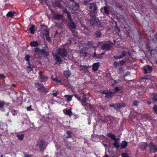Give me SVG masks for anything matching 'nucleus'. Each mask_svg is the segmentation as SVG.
Returning a JSON list of instances; mask_svg holds the SVG:
<instances>
[{
  "label": "nucleus",
  "mask_w": 157,
  "mask_h": 157,
  "mask_svg": "<svg viewBox=\"0 0 157 157\" xmlns=\"http://www.w3.org/2000/svg\"><path fill=\"white\" fill-rule=\"evenodd\" d=\"M75 96L78 100L81 101L82 99L80 97L77 95H75Z\"/></svg>",
  "instance_id": "680f3d73"
},
{
  "label": "nucleus",
  "mask_w": 157,
  "mask_h": 157,
  "mask_svg": "<svg viewBox=\"0 0 157 157\" xmlns=\"http://www.w3.org/2000/svg\"><path fill=\"white\" fill-rule=\"evenodd\" d=\"M6 78V76L3 74H0V78L1 79H5Z\"/></svg>",
  "instance_id": "13d9d810"
},
{
  "label": "nucleus",
  "mask_w": 157,
  "mask_h": 157,
  "mask_svg": "<svg viewBox=\"0 0 157 157\" xmlns=\"http://www.w3.org/2000/svg\"><path fill=\"white\" fill-rule=\"evenodd\" d=\"M72 113V112L71 111V109L66 110V112L65 113V114L68 116H71Z\"/></svg>",
  "instance_id": "2f4dec72"
},
{
  "label": "nucleus",
  "mask_w": 157,
  "mask_h": 157,
  "mask_svg": "<svg viewBox=\"0 0 157 157\" xmlns=\"http://www.w3.org/2000/svg\"><path fill=\"white\" fill-rule=\"evenodd\" d=\"M90 24L92 26H96L98 27H101V25L100 21L97 17L92 18L89 19Z\"/></svg>",
  "instance_id": "f03ea898"
},
{
  "label": "nucleus",
  "mask_w": 157,
  "mask_h": 157,
  "mask_svg": "<svg viewBox=\"0 0 157 157\" xmlns=\"http://www.w3.org/2000/svg\"><path fill=\"white\" fill-rule=\"evenodd\" d=\"M43 72L40 71L38 73L39 75V77L41 80V82H47L48 79V78L47 76H46L43 74Z\"/></svg>",
  "instance_id": "1a4fd4ad"
},
{
  "label": "nucleus",
  "mask_w": 157,
  "mask_h": 157,
  "mask_svg": "<svg viewBox=\"0 0 157 157\" xmlns=\"http://www.w3.org/2000/svg\"><path fill=\"white\" fill-rule=\"evenodd\" d=\"M17 137L20 140H22L23 139V137L24 136V135L23 134H21V135H17Z\"/></svg>",
  "instance_id": "4c0bfd02"
},
{
  "label": "nucleus",
  "mask_w": 157,
  "mask_h": 157,
  "mask_svg": "<svg viewBox=\"0 0 157 157\" xmlns=\"http://www.w3.org/2000/svg\"><path fill=\"white\" fill-rule=\"evenodd\" d=\"M65 97H67V101H70L72 100V96L70 95H65Z\"/></svg>",
  "instance_id": "72a5a7b5"
},
{
  "label": "nucleus",
  "mask_w": 157,
  "mask_h": 157,
  "mask_svg": "<svg viewBox=\"0 0 157 157\" xmlns=\"http://www.w3.org/2000/svg\"><path fill=\"white\" fill-rule=\"evenodd\" d=\"M147 146H148V144L147 142H144L139 145V148L142 151H144Z\"/></svg>",
  "instance_id": "a211bd4d"
},
{
  "label": "nucleus",
  "mask_w": 157,
  "mask_h": 157,
  "mask_svg": "<svg viewBox=\"0 0 157 157\" xmlns=\"http://www.w3.org/2000/svg\"><path fill=\"white\" fill-rule=\"evenodd\" d=\"M126 105V104L123 102H122L121 103H116L115 107L114 108V109L116 110L120 111V109L121 108L125 107Z\"/></svg>",
  "instance_id": "9d476101"
},
{
  "label": "nucleus",
  "mask_w": 157,
  "mask_h": 157,
  "mask_svg": "<svg viewBox=\"0 0 157 157\" xmlns=\"http://www.w3.org/2000/svg\"><path fill=\"white\" fill-rule=\"evenodd\" d=\"M115 90L116 92H118L121 90V89H120L119 87L117 86L115 87Z\"/></svg>",
  "instance_id": "052dcab7"
},
{
  "label": "nucleus",
  "mask_w": 157,
  "mask_h": 157,
  "mask_svg": "<svg viewBox=\"0 0 157 157\" xmlns=\"http://www.w3.org/2000/svg\"><path fill=\"white\" fill-rule=\"evenodd\" d=\"M108 91L105 90H102L100 91V93H101L103 94H106L107 93Z\"/></svg>",
  "instance_id": "bf43d9fd"
},
{
  "label": "nucleus",
  "mask_w": 157,
  "mask_h": 157,
  "mask_svg": "<svg viewBox=\"0 0 157 157\" xmlns=\"http://www.w3.org/2000/svg\"><path fill=\"white\" fill-rule=\"evenodd\" d=\"M107 136L112 140H114L115 142L113 144V145L114 147L117 149H118L120 147L119 141V139L117 138L115 135L113 133H109L107 134Z\"/></svg>",
  "instance_id": "f257e3e1"
},
{
  "label": "nucleus",
  "mask_w": 157,
  "mask_h": 157,
  "mask_svg": "<svg viewBox=\"0 0 157 157\" xmlns=\"http://www.w3.org/2000/svg\"><path fill=\"white\" fill-rule=\"evenodd\" d=\"M100 64L99 62L94 63L92 66L93 70L94 71H96L98 70V67H99Z\"/></svg>",
  "instance_id": "412c9836"
},
{
  "label": "nucleus",
  "mask_w": 157,
  "mask_h": 157,
  "mask_svg": "<svg viewBox=\"0 0 157 157\" xmlns=\"http://www.w3.org/2000/svg\"><path fill=\"white\" fill-rule=\"evenodd\" d=\"M149 151L151 153H154L157 151V145L155 144L153 142H151L148 145Z\"/></svg>",
  "instance_id": "39448f33"
},
{
  "label": "nucleus",
  "mask_w": 157,
  "mask_h": 157,
  "mask_svg": "<svg viewBox=\"0 0 157 157\" xmlns=\"http://www.w3.org/2000/svg\"><path fill=\"white\" fill-rule=\"evenodd\" d=\"M40 90L41 91L42 93H45L46 94L48 91V89L47 88H44V86H43V87H42V88L40 89Z\"/></svg>",
  "instance_id": "c756f323"
},
{
  "label": "nucleus",
  "mask_w": 157,
  "mask_h": 157,
  "mask_svg": "<svg viewBox=\"0 0 157 157\" xmlns=\"http://www.w3.org/2000/svg\"><path fill=\"white\" fill-rule=\"evenodd\" d=\"M151 101H152L154 103L157 102V93H153L151 94Z\"/></svg>",
  "instance_id": "f3484780"
},
{
  "label": "nucleus",
  "mask_w": 157,
  "mask_h": 157,
  "mask_svg": "<svg viewBox=\"0 0 157 157\" xmlns=\"http://www.w3.org/2000/svg\"><path fill=\"white\" fill-rule=\"evenodd\" d=\"M67 134V136H66V138L67 139H68L71 137V135L72 134V132L70 131H67L66 132Z\"/></svg>",
  "instance_id": "c9c22d12"
},
{
  "label": "nucleus",
  "mask_w": 157,
  "mask_h": 157,
  "mask_svg": "<svg viewBox=\"0 0 157 157\" xmlns=\"http://www.w3.org/2000/svg\"><path fill=\"white\" fill-rule=\"evenodd\" d=\"M146 47L147 49L149 51L150 48V46L149 45V44H147Z\"/></svg>",
  "instance_id": "774afa93"
},
{
  "label": "nucleus",
  "mask_w": 157,
  "mask_h": 157,
  "mask_svg": "<svg viewBox=\"0 0 157 157\" xmlns=\"http://www.w3.org/2000/svg\"><path fill=\"white\" fill-rule=\"evenodd\" d=\"M102 36V33L100 30H98L96 31L94 33V37L95 38L99 39Z\"/></svg>",
  "instance_id": "aec40b11"
},
{
  "label": "nucleus",
  "mask_w": 157,
  "mask_h": 157,
  "mask_svg": "<svg viewBox=\"0 0 157 157\" xmlns=\"http://www.w3.org/2000/svg\"><path fill=\"white\" fill-rule=\"evenodd\" d=\"M67 18H68V20H69V21H71V20H72V18L71 16V14L70 13V12H68V13L67 14Z\"/></svg>",
  "instance_id": "a18cd8bd"
},
{
  "label": "nucleus",
  "mask_w": 157,
  "mask_h": 157,
  "mask_svg": "<svg viewBox=\"0 0 157 157\" xmlns=\"http://www.w3.org/2000/svg\"><path fill=\"white\" fill-rule=\"evenodd\" d=\"M16 14L15 11H9L6 14V16L8 17H11L13 18L15 14Z\"/></svg>",
  "instance_id": "5701e85b"
},
{
  "label": "nucleus",
  "mask_w": 157,
  "mask_h": 157,
  "mask_svg": "<svg viewBox=\"0 0 157 157\" xmlns=\"http://www.w3.org/2000/svg\"><path fill=\"white\" fill-rule=\"evenodd\" d=\"M30 45L32 47H37L39 46V44L36 41H33L30 42Z\"/></svg>",
  "instance_id": "393cba45"
},
{
  "label": "nucleus",
  "mask_w": 157,
  "mask_h": 157,
  "mask_svg": "<svg viewBox=\"0 0 157 157\" xmlns=\"http://www.w3.org/2000/svg\"><path fill=\"white\" fill-rule=\"evenodd\" d=\"M52 92V94L55 97H56L59 94V92L57 91H55L54 90H53Z\"/></svg>",
  "instance_id": "8fccbe9b"
},
{
  "label": "nucleus",
  "mask_w": 157,
  "mask_h": 157,
  "mask_svg": "<svg viewBox=\"0 0 157 157\" xmlns=\"http://www.w3.org/2000/svg\"><path fill=\"white\" fill-rule=\"evenodd\" d=\"M120 56H114V58L115 59H119L121 58L120 57Z\"/></svg>",
  "instance_id": "0e129e2a"
},
{
  "label": "nucleus",
  "mask_w": 157,
  "mask_h": 157,
  "mask_svg": "<svg viewBox=\"0 0 157 157\" xmlns=\"http://www.w3.org/2000/svg\"><path fill=\"white\" fill-rule=\"evenodd\" d=\"M67 25L69 27L70 30L75 29L76 27V25L75 23L73 20L69 21Z\"/></svg>",
  "instance_id": "9b49d317"
},
{
  "label": "nucleus",
  "mask_w": 157,
  "mask_h": 157,
  "mask_svg": "<svg viewBox=\"0 0 157 157\" xmlns=\"http://www.w3.org/2000/svg\"><path fill=\"white\" fill-rule=\"evenodd\" d=\"M110 117L109 116H107L105 117L104 120L103 121H104L105 123H106L107 122L110 121Z\"/></svg>",
  "instance_id": "f704fd0d"
},
{
  "label": "nucleus",
  "mask_w": 157,
  "mask_h": 157,
  "mask_svg": "<svg viewBox=\"0 0 157 157\" xmlns=\"http://www.w3.org/2000/svg\"><path fill=\"white\" fill-rule=\"evenodd\" d=\"M62 0H56L53 3V5L54 7H58L60 9L63 8L61 3L63 2Z\"/></svg>",
  "instance_id": "6e6552de"
},
{
  "label": "nucleus",
  "mask_w": 157,
  "mask_h": 157,
  "mask_svg": "<svg viewBox=\"0 0 157 157\" xmlns=\"http://www.w3.org/2000/svg\"><path fill=\"white\" fill-rule=\"evenodd\" d=\"M43 84L37 82L35 83V87L39 90L40 89L42 88V87H43Z\"/></svg>",
  "instance_id": "cd10ccee"
},
{
  "label": "nucleus",
  "mask_w": 157,
  "mask_h": 157,
  "mask_svg": "<svg viewBox=\"0 0 157 157\" xmlns=\"http://www.w3.org/2000/svg\"><path fill=\"white\" fill-rule=\"evenodd\" d=\"M80 54L81 56L86 57L87 56V52L85 51L81 52Z\"/></svg>",
  "instance_id": "58836bf2"
},
{
  "label": "nucleus",
  "mask_w": 157,
  "mask_h": 157,
  "mask_svg": "<svg viewBox=\"0 0 157 157\" xmlns=\"http://www.w3.org/2000/svg\"><path fill=\"white\" fill-rule=\"evenodd\" d=\"M29 66L28 67V68L29 69V71L31 72V71H33V68L32 67H31L30 64H29Z\"/></svg>",
  "instance_id": "e2e57ef3"
},
{
  "label": "nucleus",
  "mask_w": 157,
  "mask_h": 157,
  "mask_svg": "<svg viewBox=\"0 0 157 157\" xmlns=\"http://www.w3.org/2000/svg\"><path fill=\"white\" fill-rule=\"evenodd\" d=\"M53 57L54 59L55 60L56 63L58 62V63L60 64L62 63V60L60 57L58 56L56 53L54 54L53 53Z\"/></svg>",
  "instance_id": "4468645a"
},
{
  "label": "nucleus",
  "mask_w": 157,
  "mask_h": 157,
  "mask_svg": "<svg viewBox=\"0 0 157 157\" xmlns=\"http://www.w3.org/2000/svg\"><path fill=\"white\" fill-rule=\"evenodd\" d=\"M115 6L116 7L119 9H121L123 7V6L122 5H121L120 3H115Z\"/></svg>",
  "instance_id": "09e8293b"
},
{
  "label": "nucleus",
  "mask_w": 157,
  "mask_h": 157,
  "mask_svg": "<svg viewBox=\"0 0 157 157\" xmlns=\"http://www.w3.org/2000/svg\"><path fill=\"white\" fill-rule=\"evenodd\" d=\"M63 17V15L59 13L55 14L53 15V18L57 21H59Z\"/></svg>",
  "instance_id": "2eb2a0df"
},
{
  "label": "nucleus",
  "mask_w": 157,
  "mask_h": 157,
  "mask_svg": "<svg viewBox=\"0 0 157 157\" xmlns=\"http://www.w3.org/2000/svg\"><path fill=\"white\" fill-rule=\"evenodd\" d=\"M35 26L34 25H32L29 28V30L31 34H33L35 30L34 29Z\"/></svg>",
  "instance_id": "c85d7f7f"
},
{
  "label": "nucleus",
  "mask_w": 157,
  "mask_h": 157,
  "mask_svg": "<svg viewBox=\"0 0 157 157\" xmlns=\"http://www.w3.org/2000/svg\"><path fill=\"white\" fill-rule=\"evenodd\" d=\"M119 64V63L117 61H115L113 63V65L115 67H118Z\"/></svg>",
  "instance_id": "864d4df0"
},
{
  "label": "nucleus",
  "mask_w": 157,
  "mask_h": 157,
  "mask_svg": "<svg viewBox=\"0 0 157 157\" xmlns=\"http://www.w3.org/2000/svg\"><path fill=\"white\" fill-rule=\"evenodd\" d=\"M40 48H35L33 50V51L36 52H40Z\"/></svg>",
  "instance_id": "4d7b16f0"
},
{
  "label": "nucleus",
  "mask_w": 157,
  "mask_h": 157,
  "mask_svg": "<svg viewBox=\"0 0 157 157\" xmlns=\"http://www.w3.org/2000/svg\"><path fill=\"white\" fill-rule=\"evenodd\" d=\"M114 94V93L112 91L109 92H107L106 94L105 97L107 98H110L113 97V94Z\"/></svg>",
  "instance_id": "b1692460"
},
{
  "label": "nucleus",
  "mask_w": 157,
  "mask_h": 157,
  "mask_svg": "<svg viewBox=\"0 0 157 157\" xmlns=\"http://www.w3.org/2000/svg\"><path fill=\"white\" fill-rule=\"evenodd\" d=\"M104 10L103 14H106V15H109V10H108V8L107 6H105L103 8H101L100 9V11L101 12H102V10Z\"/></svg>",
  "instance_id": "dca6fc26"
},
{
  "label": "nucleus",
  "mask_w": 157,
  "mask_h": 157,
  "mask_svg": "<svg viewBox=\"0 0 157 157\" xmlns=\"http://www.w3.org/2000/svg\"><path fill=\"white\" fill-rule=\"evenodd\" d=\"M125 63V60L124 59H122L120 61L119 63L121 66H122L124 65Z\"/></svg>",
  "instance_id": "603ef678"
},
{
  "label": "nucleus",
  "mask_w": 157,
  "mask_h": 157,
  "mask_svg": "<svg viewBox=\"0 0 157 157\" xmlns=\"http://www.w3.org/2000/svg\"><path fill=\"white\" fill-rule=\"evenodd\" d=\"M55 26L58 29H60L61 27V23H58L57 22H55Z\"/></svg>",
  "instance_id": "ea45409f"
},
{
  "label": "nucleus",
  "mask_w": 157,
  "mask_h": 157,
  "mask_svg": "<svg viewBox=\"0 0 157 157\" xmlns=\"http://www.w3.org/2000/svg\"><path fill=\"white\" fill-rule=\"evenodd\" d=\"M90 67L89 66L80 65V70L84 71V73L86 74L89 72L88 69Z\"/></svg>",
  "instance_id": "ddd939ff"
},
{
  "label": "nucleus",
  "mask_w": 157,
  "mask_h": 157,
  "mask_svg": "<svg viewBox=\"0 0 157 157\" xmlns=\"http://www.w3.org/2000/svg\"><path fill=\"white\" fill-rule=\"evenodd\" d=\"M25 60L28 62V63L29 64V58H30V56L29 55H26L25 57Z\"/></svg>",
  "instance_id": "a19ab883"
},
{
  "label": "nucleus",
  "mask_w": 157,
  "mask_h": 157,
  "mask_svg": "<svg viewBox=\"0 0 157 157\" xmlns=\"http://www.w3.org/2000/svg\"><path fill=\"white\" fill-rule=\"evenodd\" d=\"M40 53L42 55H44L46 56H48L49 55V52H46L44 49H41L40 51Z\"/></svg>",
  "instance_id": "a878e982"
},
{
  "label": "nucleus",
  "mask_w": 157,
  "mask_h": 157,
  "mask_svg": "<svg viewBox=\"0 0 157 157\" xmlns=\"http://www.w3.org/2000/svg\"><path fill=\"white\" fill-rule=\"evenodd\" d=\"M139 102L137 101H133V105L135 106H137L138 105Z\"/></svg>",
  "instance_id": "5fc2aeb1"
},
{
  "label": "nucleus",
  "mask_w": 157,
  "mask_h": 157,
  "mask_svg": "<svg viewBox=\"0 0 157 157\" xmlns=\"http://www.w3.org/2000/svg\"><path fill=\"white\" fill-rule=\"evenodd\" d=\"M46 38V40L48 42H50L51 41V40L49 36V34L46 35L44 36Z\"/></svg>",
  "instance_id": "37998d69"
},
{
  "label": "nucleus",
  "mask_w": 157,
  "mask_h": 157,
  "mask_svg": "<svg viewBox=\"0 0 157 157\" xmlns=\"http://www.w3.org/2000/svg\"><path fill=\"white\" fill-rule=\"evenodd\" d=\"M63 74L65 77L67 78L70 76L71 75V73L68 71H66L64 72Z\"/></svg>",
  "instance_id": "7c9ffc66"
},
{
  "label": "nucleus",
  "mask_w": 157,
  "mask_h": 157,
  "mask_svg": "<svg viewBox=\"0 0 157 157\" xmlns=\"http://www.w3.org/2000/svg\"><path fill=\"white\" fill-rule=\"evenodd\" d=\"M128 145L127 142L125 141H123L121 144V149H125Z\"/></svg>",
  "instance_id": "4be33fe9"
},
{
  "label": "nucleus",
  "mask_w": 157,
  "mask_h": 157,
  "mask_svg": "<svg viewBox=\"0 0 157 157\" xmlns=\"http://www.w3.org/2000/svg\"><path fill=\"white\" fill-rule=\"evenodd\" d=\"M81 27H83L84 29L88 30L87 27L83 23H81Z\"/></svg>",
  "instance_id": "6e6d98bb"
},
{
  "label": "nucleus",
  "mask_w": 157,
  "mask_h": 157,
  "mask_svg": "<svg viewBox=\"0 0 157 157\" xmlns=\"http://www.w3.org/2000/svg\"><path fill=\"white\" fill-rule=\"evenodd\" d=\"M45 144V142L44 140H43L40 141L39 144V147L41 151H43L44 150Z\"/></svg>",
  "instance_id": "6ab92c4d"
},
{
  "label": "nucleus",
  "mask_w": 157,
  "mask_h": 157,
  "mask_svg": "<svg viewBox=\"0 0 157 157\" xmlns=\"http://www.w3.org/2000/svg\"><path fill=\"white\" fill-rule=\"evenodd\" d=\"M81 101L84 103H86V95L85 94H83V95L82 97V98L81 99Z\"/></svg>",
  "instance_id": "e433bc0d"
},
{
  "label": "nucleus",
  "mask_w": 157,
  "mask_h": 157,
  "mask_svg": "<svg viewBox=\"0 0 157 157\" xmlns=\"http://www.w3.org/2000/svg\"><path fill=\"white\" fill-rule=\"evenodd\" d=\"M143 70L144 71V73L147 74L151 73L152 71V68L151 66L148 65L143 67Z\"/></svg>",
  "instance_id": "f8f14e48"
},
{
  "label": "nucleus",
  "mask_w": 157,
  "mask_h": 157,
  "mask_svg": "<svg viewBox=\"0 0 157 157\" xmlns=\"http://www.w3.org/2000/svg\"><path fill=\"white\" fill-rule=\"evenodd\" d=\"M69 8V6H66L65 9L63 11V13H67V14L68 13V12H69V11H68L67 10V8Z\"/></svg>",
  "instance_id": "c03bdc74"
},
{
  "label": "nucleus",
  "mask_w": 157,
  "mask_h": 157,
  "mask_svg": "<svg viewBox=\"0 0 157 157\" xmlns=\"http://www.w3.org/2000/svg\"><path fill=\"white\" fill-rule=\"evenodd\" d=\"M73 36L75 37H77L78 36V33L77 32L76 30L73 29L70 30Z\"/></svg>",
  "instance_id": "473e14b6"
},
{
  "label": "nucleus",
  "mask_w": 157,
  "mask_h": 157,
  "mask_svg": "<svg viewBox=\"0 0 157 157\" xmlns=\"http://www.w3.org/2000/svg\"><path fill=\"white\" fill-rule=\"evenodd\" d=\"M147 76H145L144 77H142L141 78V79L143 81H144V80L145 81L147 79H148V78H147Z\"/></svg>",
  "instance_id": "69168bd1"
},
{
  "label": "nucleus",
  "mask_w": 157,
  "mask_h": 157,
  "mask_svg": "<svg viewBox=\"0 0 157 157\" xmlns=\"http://www.w3.org/2000/svg\"><path fill=\"white\" fill-rule=\"evenodd\" d=\"M126 56V52H125L124 51H122V52L120 55V57L121 58H123L124 57Z\"/></svg>",
  "instance_id": "79ce46f5"
},
{
  "label": "nucleus",
  "mask_w": 157,
  "mask_h": 157,
  "mask_svg": "<svg viewBox=\"0 0 157 157\" xmlns=\"http://www.w3.org/2000/svg\"><path fill=\"white\" fill-rule=\"evenodd\" d=\"M41 29H42V33L44 36L49 34V29L47 26L44 24L40 25Z\"/></svg>",
  "instance_id": "0eeeda50"
},
{
  "label": "nucleus",
  "mask_w": 157,
  "mask_h": 157,
  "mask_svg": "<svg viewBox=\"0 0 157 157\" xmlns=\"http://www.w3.org/2000/svg\"><path fill=\"white\" fill-rule=\"evenodd\" d=\"M88 7L90 10H93L91 12H92L95 15L97 13L98 9L95 4L91 3L89 4Z\"/></svg>",
  "instance_id": "423d86ee"
},
{
  "label": "nucleus",
  "mask_w": 157,
  "mask_h": 157,
  "mask_svg": "<svg viewBox=\"0 0 157 157\" xmlns=\"http://www.w3.org/2000/svg\"><path fill=\"white\" fill-rule=\"evenodd\" d=\"M27 110L28 111H30V110H32V109L31 108V106L30 105L29 106L27 107Z\"/></svg>",
  "instance_id": "338daca9"
},
{
  "label": "nucleus",
  "mask_w": 157,
  "mask_h": 157,
  "mask_svg": "<svg viewBox=\"0 0 157 157\" xmlns=\"http://www.w3.org/2000/svg\"><path fill=\"white\" fill-rule=\"evenodd\" d=\"M153 111L155 113L157 114V105H155L153 107Z\"/></svg>",
  "instance_id": "de8ad7c7"
},
{
  "label": "nucleus",
  "mask_w": 157,
  "mask_h": 157,
  "mask_svg": "<svg viewBox=\"0 0 157 157\" xmlns=\"http://www.w3.org/2000/svg\"><path fill=\"white\" fill-rule=\"evenodd\" d=\"M73 7L74 8H75V9H76V10H78V9H79V3H75V4L74 6H73Z\"/></svg>",
  "instance_id": "49530a36"
},
{
  "label": "nucleus",
  "mask_w": 157,
  "mask_h": 157,
  "mask_svg": "<svg viewBox=\"0 0 157 157\" xmlns=\"http://www.w3.org/2000/svg\"><path fill=\"white\" fill-rule=\"evenodd\" d=\"M57 53L58 55L64 57L67 56L68 52L65 48H60L57 50Z\"/></svg>",
  "instance_id": "7ed1b4c3"
},
{
  "label": "nucleus",
  "mask_w": 157,
  "mask_h": 157,
  "mask_svg": "<svg viewBox=\"0 0 157 157\" xmlns=\"http://www.w3.org/2000/svg\"><path fill=\"white\" fill-rule=\"evenodd\" d=\"M121 156L122 157H132L131 156H129L127 153H122Z\"/></svg>",
  "instance_id": "3c124183"
},
{
  "label": "nucleus",
  "mask_w": 157,
  "mask_h": 157,
  "mask_svg": "<svg viewBox=\"0 0 157 157\" xmlns=\"http://www.w3.org/2000/svg\"><path fill=\"white\" fill-rule=\"evenodd\" d=\"M101 43H102V42H99L98 44L99 45L101 46V48L102 50L106 51H109L110 50V49L112 48V45L111 44L109 43H106L100 45V44Z\"/></svg>",
  "instance_id": "20e7f679"
},
{
  "label": "nucleus",
  "mask_w": 157,
  "mask_h": 157,
  "mask_svg": "<svg viewBox=\"0 0 157 157\" xmlns=\"http://www.w3.org/2000/svg\"><path fill=\"white\" fill-rule=\"evenodd\" d=\"M10 103L8 102H6L4 101H0V109L3 107L4 105H9Z\"/></svg>",
  "instance_id": "bb28decb"
}]
</instances>
